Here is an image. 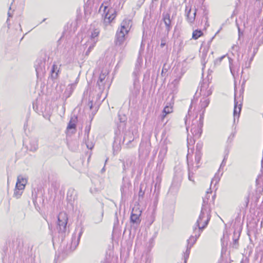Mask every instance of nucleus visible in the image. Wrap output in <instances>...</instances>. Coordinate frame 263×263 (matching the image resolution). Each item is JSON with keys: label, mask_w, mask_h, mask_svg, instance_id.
<instances>
[{"label": "nucleus", "mask_w": 263, "mask_h": 263, "mask_svg": "<svg viewBox=\"0 0 263 263\" xmlns=\"http://www.w3.org/2000/svg\"><path fill=\"white\" fill-rule=\"evenodd\" d=\"M210 103V100L206 98L203 97L200 101V106L201 109L205 110V108L208 106ZM204 110L203 111V114Z\"/></svg>", "instance_id": "nucleus-30"}, {"label": "nucleus", "mask_w": 263, "mask_h": 263, "mask_svg": "<svg viewBox=\"0 0 263 263\" xmlns=\"http://www.w3.org/2000/svg\"><path fill=\"white\" fill-rule=\"evenodd\" d=\"M103 8V12L104 14V23L105 25L109 24L116 17V11L114 9L108 8V6H104L102 4L100 7V10Z\"/></svg>", "instance_id": "nucleus-5"}, {"label": "nucleus", "mask_w": 263, "mask_h": 263, "mask_svg": "<svg viewBox=\"0 0 263 263\" xmlns=\"http://www.w3.org/2000/svg\"><path fill=\"white\" fill-rule=\"evenodd\" d=\"M132 26V23L130 20L124 19L121 23L120 28L119 30H121L124 32V33H128L131 27Z\"/></svg>", "instance_id": "nucleus-15"}, {"label": "nucleus", "mask_w": 263, "mask_h": 263, "mask_svg": "<svg viewBox=\"0 0 263 263\" xmlns=\"http://www.w3.org/2000/svg\"><path fill=\"white\" fill-rule=\"evenodd\" d=\"M187 165H188V179L189 180L194 182V180L193 179H192V178L193 177V175H194V173H193V167H191L189 164V163L188 162L187 163Z\"/></svg>", "instance_id": "nucleus-33"}, {"label": "nucleus", "mask_w": 263, "mask_h": 263, "mask_svg": "<svg viewBox=\"0 0 263 263\" xmlns=\"http://www.w3.org/2000/svg\"><path fill=\"white\" fill-rule=\"evenodd\" d=\"M94 45H92L91 46H90L89 48H88L86 52V55H88L89 53V52L91 51V49L93 48Z\"/></svg>", "instance_id": "nucleus-45"}, {"label": "nucleus", "mask_w": 263, "mask_h": 263, "mask_svg": "<svg viewBox=\"0 0 263 263\" xmlns=\"http://www.w3.org/2000/svg\"><path fill=\"white\" fill-rule=\"evenodd\" d=\"M201 156H202L201 152H195V161L196 164V165L195 166L196 168H195V171L197 170L199 167V165L198 164L200 163Z\"/></svg>", "instance_id": "nucleus-28"}, {"label": "nucleus", "mask_w": 263, "mask_h": 263, "mask_svg": "<svg viewBox=\"0 0 263 263\" xmlns=\"http://www.w3.org/2000/svg\"><path fill=\"white\" fill-rule=\"evenodd\" d=\"M191 9H190L189 10H187V9H186V19H187V21L190 23H192L194 21L195 18V16H196V9L195 10L194 12L193 13V16H190V13H191Z\"/></svg>", "instance_id": "nucleus-26"}, {"label": "nucleus", "mask_w": 263, "mask_h": 263, "mask_svg": "<svg viewBox=\"0 0 263 263\" xmlns=\"http://www.w3.org/2000/svg\"><path fill=\"white\" fill-rule=\"evenodd\" d=\"M201 145L200 144L198 143L196 145V152H201Z\"/></svg>", "instance_id": "nucleus-47"}, {"label": "nucleus", "mask_w": 263, "mask_h": 263, "mask_svg": "<svg viewBox=\"0 0 263 263\" xmlns=\"http://www.w3.org/2000/svg\"><path fill=\"white\" fill-rule=\"evenodd\" d=\"M68 216L65 212H61L58 216L57 230L62 238L65 237L67 232Z\"/></svg>", "instance_id": "nucleus-4"}, {"label": "nucleus", "mask_w": 263, "mask_h": 263, "mask_svg": "<svg viewBox=\"0 0 263 263\" xmlns=\"http://www.w3.org/2000/svg\"><path fill=\"white\" fill-rule=\"evenodd\" d=\"M167 151V147L166 145H163L160 148V152L159 153V155L158 156V161L157 166L158 167L160 166L163 162V159H164L166 153Z\"/></svg>", "instance_id": "nucleus-14"}, {"label": "nucleus", "mask_w": 263, "mask_h": 263, "mask_svg": "<svg viewBox=\"0 0 263 263\" xmlns=\"http://www.w3.org/2000/svg\"><path fill=\"white\" fill-rule=\"evenodd\" d=\"M25 185H26V184L22 183L21 182L19 183V182H16L15 188H17V189H19V190H24V189H25Z\"/></svg>", "instance_id": "nucleus-40"}, {"label": "nucleus", "mask_w": 263, "mask_h": 263, "mask_svg": "<svg viewBox=\"0 0 263 263\" xmlns=\"http://www.w3.org/2000/svg\"><path fill=\"white\" fill-rule=\"evenodd\" d=\"M163 72H165V70H164V69L163 68V69H162V73H163Z\"/></svg>", "instance_id": "nucleus-64"}, {"label": "nucleus", "mask_w": 263, "mask_h": 263, "mask_svg": "<svg viewBox=\"0 0 263 263\" xmlns=\"http://www.w3.org/2000/svg\"><path fill=\"white\" fill-rule=\"evenodd\" d=\"M178 82V80L177 79H175V80H174L173 83H174V84H176V83H177Z\"/></svg>", "instance_id": "nucleus-57"}, {"label": "nucleus", "mask_w": 263, "mask_h": 263, "mask_svg": "<svg viewBox=\"0 0 263 263\" xmlns=\"http://www.w3.org/2000/svg\"><path fill=\"white\" fill-rule=\"evenodd\" d=\"M173 111V108L172 106H169L168 105H166L162 111V115L161 118L162 119H163L168 114L172 112Z\"/></svg>", "instance_id": "nucleus-29"}, {"label": "nucleus", "mask_w": 263, "mask_h": 263, "mask_svg": "<svg viewBox=\"0 0 263 263\" xmlns=\"http://www.w3.org/2000/svg\"><path fill=\"white\" fill-rule=\"evenodd\" d=\"M132 184L128 178L123 177L122 179V184L120 189L122 198L126 196Z\"/></svg>", "instance_id": "nucleus-10"}, {"label": "nucleus", "mask_w": 263, "mask_h": 263, "mask_svg": "<svg viewBox=\"0 0 263 263\" xmlns=\"http://www.w3.org/2000/svg\"><path fill=\"white\" fill-rule=\"evenodd\" d=\"M142 62V59L139 57L135 64L134 70L133 72V86L130 87V95L134 98H136L139 94L141 89V85L139 81L140 63Z\"/></svg>", "instance_id": "nucleus-1"}, {"label": "nucleus", "mask_w": 263, "mask_h": 263, "mask_svg": "<svg viewBox=\"0 0 263 263\" xmlns=\"http://www.w3.org/2000/svg\"><path fill=\"white\" fill-rule=\"evenodd\" d=\"M78 119L77 116H73L72 117L68 124L67 130H73L71 131V133H74L76 130V123Z\"/></svg>", "instance_id": "nucleus-21"}, {"label": "nucleus", "mask_w": 263, "mask_h": 263, "mask_svg": "<svg viewBox=\"0 0 263 263\" xmlns=\"http://www.w3.org/2000/svg\"><path fill=\"white\" fill-rule=\"evenodd\" d=\"M205 228H202V226L199 224L198 226H196V223L193 227V234L194 235L191 236L189 239H187V246L185 252L184 254L185 262H187V260L189 258L190 250L193 246L194 243L196 242L197 238L200 236V234L202 230Z\"/></svg>", "instance_id": "nucleus-2"}, {"label": "nucleus", "mask_w": 263, "mask_h": 263, "mask_svg": "<svg viewBox=\"0 0 263 263\" xmlns=\"http://www.w3.org/2000/svg\"><path fill=\"white\" fill-rule=\"evenodd\" d=\"M45 61L43 59H39L36 60L34 67L37 77L43 75L45 72Z\"/></svg>", "instance_id": "nucleus-8"}, {"label": "nucleus", "mask_w": 263, "mask_h": 263, "mask_svg": "<svg viewBox=\"0 0 263 263\" xmlns=\"http://www.w3.org/2000/svg\"><path fill=\"white\" fill-rule=\"evenodd\" d=\"M137 137H138V135L137 129H134L132 132L128 131L124 135L123 142H127L126 144L128 146Z\"/></svg>", "instance_id": "nucleus-9"}, {"label": "nucleus", "mask_w": 263, "mask_h": 263, "mask_svg": "<svg viewBox=\"0 0 263 263\" xmlns=\"http://www.w3.org/2000/svg\"><path fill=\"white\" fill-rule=\"evenodd\" d=\"M235 133H231V135H230V136L228 137L227 142H229V143H231L232 142V141L233 140V138L235 137Z\"/></svg>", "instance_id": "nucleus-42"}, {"label": "nucleus", "mask_w": 263, "mask_h": 263, "mask_svg": "<svg viewBox=\"0 0 263 263\" xmlns=\"http://www.w3.org/2000/svg\"><path fill=\"white\" fill-rule=\"evenodd\" d=\"M99 33L100 30L98 29H93V31L91 32V39L92 40L94 43H96L97 42V37Z\"/></svg>", "instance_id": "nucleus-31"}, {"label": "nucleus", "mask_w": 263, "mask_h": 263, "mask_svg": "<svg viewBox=\"0 0 263 263\" xmlns=\"http://www.w3.org/2000/svg\"><path fill=\"white\" fill-rule=\"evenodd\" d=\"M233 242H234V245H238V238L234 239H233Z\"/></svg>", "instance_id": "nucleus-51"}, {"label": "nucleus", "mask_w": 263, "mask_h": 263, "mask_svg": "<svg viewBox=\"0 0 263 263\" xmlns=\"http://www.w3.org/2000/svg\"><path fill=\"white\" fill-rule=\"evenodd\" d=\"M203 33L200 29H196L194 30L192 34V38L194 40H197L202 35Z\"/></svg>", "instance_id": "nucleus-32"}, {"label": "nucleus", "mask_w": 263, "mask_h": 263, "mask_svg": "<svg viewBox=\"0 0 263 263\" xmlns=\"http://www.w3.org/2000/svg\"><path fill=\"white\" fill-rule=\"evenodd\" d=\"M241 103L238 105V102L236 101V98H235L234 100V108L233 111V116H234V123H235L236 119H237L238 120L239 115L240 114V111L241 110Z\"/></svg>", "instance_id": "nucleus-17"}, {"label": "nucleus", "mask_w": 263, "mask_h": 263, "mask_svg": "<svg viewBox=\"0 0 263 263\" xmlns=\"http://www.w3.org/2000/svg\"><path fill=\"white\" fill-rule=\"evenodd\" d=\"M17 182H19L22 183L26 184L27 183V179L24 177L22 175H19L17 177Z\"/></svg>", "instance_id": "nucleus-36"}, {"label": "nucleus", "mask_w": 263, "mask_h": 263, "mask_svg": "<svg viewBox=\"0 0 263 263\" xmlns=\"http://www.w3.org/2000/svg\"><path fill=\"white\" fill-rule=\"evenodd\" d=\"M89 104L90 105V108L92 109V102L90 101L89 102Z\"/></svg>", "instance_id": "nucleus-54"}, {"label": "nucleus", "mask_w": 263, "mask_h": 263, "mask_svg": "<svg viewBox=\"0 0 263 263\" xmlns=\"http://www.w3.org/2000/svg\"><path fill=\"white\" fill-rule=\"evenodd\" d=\"M162 21L164 22L165 26V31L167 34H168L169 32L172 28L171 25L172 20L170 18V14L168 12H163L162 15Z\"/></svg>", "instance_id": "nucleus-11"}, {"label": "nucleus", "mask_w": 263, "mask_h": 263, "mask_svg": "<svg viewBox=\"0 0 263 263\" xmlns=\"http://www.w3.org/2000/svg\"><path fill=\"white\" fill-rule=\"evenodd\" d=\"M76 231H79V233L76 239V233L73 234L71 239V242L70 247V252L74 251L77 246H78L81 237L84 232L83 228L82 227L78 228Z\"/></svg>", "instance_id": "nucleus-7"}, {"label": "nucleus", "mask_w": 263, "mask_h": 263, "mask_svg": "<svg viewBox=\"0 0 263 263\" xmlns=\"http://www.w3.org/2000/svg\"><path fill=\"white\" fill-rule=\"evenodd\" d=\"M116 140H117V139H115V142H114V145H113V149H114V151H115L116 146H115V143L116 142Z\"/></svg>", "instance_id": "nucleus-55"}, {"label": "nucleus", "mask_w": 263, "mask_h": 263, "mask_svg": "<svg viewBox=\"0 0 263 263\" xmlns=\"http://www.w3.org/2000/svg\"><path fill=\"white\" fill-rule=\"evenodd\" d=\"M75 88V84H71L68 85L67 87L66 88L65 92L64 95L66 97V98H68L70 96V95L72 94L74 89Z\"/></svg>", "instance_id": "nucleus-25"}, {"label": "nucleus", "mask_w": 263, "mask_h": 263, "mask_svg": "<svg viewBox=\"0 0 263 263\" xmlns=\"http://www.w3.org/2000/svg\"><path fill=\"white\" fill-rule=\"evenodd\" d=\"M209 192H207V194H206V197L204 198H208L209 199Z\"/></svg>", "instance_id": "nucleus-59"}, {"label": "nucleus", "mask_w": 263, "mask_h": 263, "mask_svg": "<svg viewBox=\"0 0 263 263\" xmlns=\"http://www.w3.org/2000/svg\"><path fill=\"white\" fill-rule=\"evenodd\" d=\"M227 57V55H222L221 56V57L216 59L215 61H214V65H219L221 61L224 59L226 57Z\"/></svg>", "instance_id": "nucleus-39"}, {"label": "nucleus", "mask_w": 263, "mask_h": 263, "mask_svg": "<svg viewBox=\"0 0 263 263\" xmlns=\"http://www.w3.org/2000/svg\"><path fill=\"white\" fill-rule=\"evenodd\" d=\"M220 180V177L219 176H216V175L215 176L214 178L211 181V184L213 183L214 181L215 182V184L217 183Z\"/></svg>", "instance_id": "nucleus-43"}, {"label": "nucleus", "mask_w": 263, "mask_h": 263, "mask_svg": "<svg viewBox=\"0 0 263 263\" xmlns=\"http://www.w3.org/2000/svg\"><path fill=\"white\" fill-rule=\"evenodd\" d=\"M122 168L123 173H125L126 171V170L128 169L132 164L133 163V159L131 158H128L126 159V161H122Z\"/></svg>", "instance_id": "nucleus-23"}, {"label": "nucleus", "mask_w": 263, "mask_h": 263, "mask_svg": "<svg viewBox=\"0 0 263 263\" xmlns=\"http://www.w3.org/2000/svg\"><path fill=\"white\" fill-rule=\"evenodd\" d=\"M27 147L30 151H36L38 148V140L35 138H31Z\"/></svg>", "instance_id": "nucleus-20"}, {"label": "nucleus", "mask_w": 263, "mask_h": 263, "mask_svg": "<svg viewBox=\"0 0 263 263\" xmlns=\"http://www.w3.org/2000/svg\"><path fill=\"white\" fill-rule=\"evenodd\" d=\"M118 119L121 123H124L126 120V117L124 115L121 116L120 115H119Z\"/></svg>", "instance_id": "nucleus-41"}, {"label": "nucleus", "mask_w": 263, "mask_h": 263, "mask_svg": "<svg viewBox=\"0 0 263 263\" xmlns=\"http://www.w3.org/2000/svg\"><path fill=\"white\" fill-rule=\"evenodd\" d=\"M141 211L138 209L133 210L130 216V221L133 224V227H135V229H136L141 222Z\"/></svg>", "instance_id": "nucleus-6"}, {"label": "nucleus", "mask_w": 263, "mask_h": 263, "mask_svg": "<svg viewBox=\"0 0 263 263\" xmlns=\"http://www.w3.org/2000/svg\"><path fill=\"white\" fill-rule=\"evenodd\" d=\"M56 258H55L54 260V263H57V261H56Z\"/></svg>", "instance_id": "nucleus-62"}, {"label": "nucleus", "mask_w": 263, "mask_h": 263, "mask_svg": "<svg viewBox=\"0 0 263 263\" xmlns=\"http://www.w3.org/2000/svg\"><path fill=\"white\" fill-rule=\"evenodd\" d=\"M90 128H91V125H90V124H89V125L86 126L85 129L84 140H85V144L87 146V147L89 149H91L93 147L91 145V144H89L87 141V140H88V137H89V132L90 130Z\"/></svg>", "instance_id": "nucleus-22"}, {"label": "nucleus", "mask_w": 263, "mask_h": 263, "mask_svg": "<svg viewBox=\"0 0 263 263\" xmlns=\"http://www.w3.org/2000/svg\"><path fill=\"white\" fill-rule=\"evenodd\" d=\"M166 45V40L165 39H162L160 46L163 47Z\"/></svg>", "instance_id": "nucleus-46"}, {"label": "nucleus", "mask_w": 263, "mask_h": 263, "mask_svg": "<svg viewBox=\"0 0 263 263\" xmlns=\"http://www.w3.org/2000/svg\"><path fill=\"white\" fill-rule=\"evenodd\" d=\"M257 50H258V48H254V50H253V53L252 55H253V56H255V54L256 53L257 51Z\"/></svg>", "instance_id": "nucleus-53"}, {"label": "nucleus", "mask_w": 263, "mask_h": 263, "mask_svg": "<svg viewBox=\"0 0 263 263\" xmlns=\"http://www.w3.org/2000/svg\"><path fill=\"white\" fill-rule=\"evenodd\" d=\"M209 84L205 82H203L201 84L200 86V95L203 96L204 98H207L209 96H210L212 91L211 88H208Z\"/></svg>", "instance_id": "nucleus-13"}, {"label": "nucleus", "mask_w": 263, "mask_h": 263, "mask_svg": "<svg viewBox=\"0 0 263 263\" xmlns=\"http://www.w3.org/2000/svg\"><path fill=\"white\" fill-rule=\"evenodd\" d=\"M145 192L142 190V187L141 185L140 186V190L138 193V200L140 201L141 199H143Z\"/></svg>", "instance_id": "nucleus-38"}, {"label": "nucleus", "mask_w": 263, "mask_h": 263, "mask_svg": "<svg viewBox=\"0 0 263 263\" xmlns=\"http://www.w3.org/2000/svg\"><path fill=\"white\" fill-rule=\"evenodd\" d=\"M249 197H247V205H248V202H249Z\"/></svg>", "instance_id": "nucleus-60"}, {"label": "nucleus", "mask_w": 263, "mask_h": 263, "mask_svg": "<svg viewBox=\"0 0 263 263\" xmlns=\"http://www.w3.org/2000/svg\"><path fill=\"white\" fill-rule=\"evenodd\" d=\"M211 208L209 204H202L200 214L197 219L196 225L198 226L199 224H201L203 221V224L202 225V228H205L209 223L211 218Z\"/></svg>", "instance_id": "nucleus-3"}, {"label": "nucleus", "mask_w": 263, "mask_h": 263, "mask_svg": "<svg viewBox=\"0 0 263 263\" xmlns=\"http://www.w3.org/2000/svg\"><path fill=\"white\" fill-rule=\"evenodd\" d=\"M67 199L68 202L71 204L77 199V192L74 189L70 188L68 189L67 194Z\"/></svg>", "instance_id": "nucleus-16"}, {"label": "nucleus", "mask_w": 263, "mask_h": 263, "mask_svg": "<svg viewBox=\"0 0 263 263\" xmlns=\"http://www.w3.org/2000/svg\"><path fill=\"white\" fill-rule=\"evenodd\" d=\"M228 154H229V151H228L227 152V153L226 154L224 157V158L220 164V167H219V169L218 170V171H220V169L223 167V166H224L226 165V160L228 158Z\"/></svg>", "instance_id": "nucleus-35"}, {"label": "nucleus", "mask_w": 263, "mask_h": 263, "mask_svg": "<svg viewBox=\"0 0 263 263\" xmlns=\"http://www.w3.org/2000/svg\"><path fill=\"white\" fill-rule=\"evenodd\" d=\"M115 219H116V220L114 222V227L117 226L119 224V220H118V218L117 217V213H116V214H115Z\"/></svg>", "instance_id": "nucleus-44"}, {"label": "nucleus", "mask_w": 263, "mask_h": 263, "mask_svg": "<svg viewBox=\"0 0 263 263\" xmlns=\"http://www.w3.org/2000/svg\"><path fill=\"white\" fill-rule=\"evenodd\" d=\"M246 66H248V64H247V63H246V65H245V67L246 68H247Z\"/></svg>", "instance_id": "nucleus-63"}, {"label": "nucleus", "mask_w": 263, "mask_h": 263, "mask_svg": "<svg viewBox=\"0 0 263 263\" xmlns=\"http://www.w3.org/2000/svg\"><path fill=\"white\" fill-rule=\"evenodd\" d=\"M127 33H124V32L121 30L118 29L116 34V40L115 43L117 46H122L123 45L125 41V35Z\"/></svg>", "instance_id": "nucleus-12"}, {"label": "nucleus", "mask_w": 263, "mask_h": 263, "mask_svg": "<svg viewBox=\"0 0 263 263\" xmlns=\"http://www.w3.org/2000/svg\"><path fill=\"white\" fill-rule=\"evenodd\" d=\"M254 56H253V55H252V57L250 58V61L248 63V66H246L247 68L250 67V65H251V63L252 61V60H253V59L254 58Z\"/></svg>", "instance_id": "nucleus-50"}, {"label": "nucleus", "mask_w": 263, "mask_h": 263, "mask_svg": "<svg viewBox=\"0 0 263 263\" xmlns=\"http://www.w3.org/2000/svg\"><path fill=\"white\" fill-rule=\"evenodd\" d=\"M237 28H238V35H239V37H240L241 35L243 34V32H242V31H241L240 30V29L238 25H237Z\"/></svg>", "instance_id": "nucleus-48"}, {"label": "nucleus", "mask_w": 263, "mask_h": 263, "mask_svg": "<svg viewBox=\"0 0 263 263\" xmlns=\"http://www.w3.org/2000/svg\"><path fill=\"white\" fill-rule=\"evenodd\" d=\"M32 200H33V202L35 206L38 204V199H37V194L35 191H34V192H32Z\"/></svg>", "instance_id": "nucleus-37"}, {"label": "nucleus", "mask_w": 263, "mask_h": 263, "mask_svg": "<svg viewBox=\"0 0 263 263\" xmlns=\"http://www.w3.org/2000/svg\"><path fill=\"white\" fill-rule=\"evenodd\" d=\"M229 62V67L230 69V71L232 76L234 78L235 77V74L237 73L239 70L240 64H236L234 65L233 64V59L230 57H228Z\"/></svg>", "instance_id": "nucleus-19"}, {"label": "nucleus", "mask_w": 263, "mask_h": 263, "mask_svg": "<svg viewBox=\"0 0 263 263\" xmlns=\"http://www.w3.org/2000/svg\"><path fill=\"white\" fill-rule=\"evenodd\" d=\"M221 29H222V27H220V28L215 33V36L216 35L220 32V31L221 30Z\"/></svg>", "instance_id": "nucleus-56"}, {"label": "nucleus", "mask_w": 263, "mask_h": 263, "mask_svg": "<svg viewBox=\"0 0 263 263\" xmlns=\"http://www.w3.org/2000/svg\"><path fill=\"white\" fill-rule=\"evenodd\" d=\"M103 212H102V214H101V220H102V217H103Z\"/></svg>", "instance_id": "nucleus-61"}, {"label": "nucleus", "mask_w": 263, "mask_h": 263, "mask_svg": "<svg viewBox=\"0 0 263 263\" xmlns=\"http://www.w3.org/2000/svg\"><path fill=\"white\" fill-rule=\"evenodd\" d=\"M106 77V76L104 73H101L99 80L97 82V85H98L99 90L100 91H102L104 88V84L103 81Z\"/></svg>", "instance_id": "nucleus-24"}, {"label": "nucleus", "mask_w": 263, "mask_h": 263, "mask_svg": "<svg viewBox=\"0 0 263 263\" xmlns=\"http://www.w3.org/2000/svg\"><path fill=\"white\" fill-rule=\"evenodd\" d=\"M203 115H200V119H199V123H202L203 124Z\"/></svg>", "instance_id": "nucleus-52"}, {"label": "nucleus", "mask_w": 263, "mask_h": 263, "mask_svg": "<svg viewBox=\"0 0 263 263\" xmlns=\"http://www.w3.org/2000/svg\"><path fill=\"white\" fill-rule=\"evenodd\" d=\"M202 126H203L202 123H198L197 126L192 125L191 127V132L194 136L199 138L202 134Z\"/></svg>", "instance_id": "nucleus-18"}, {"label": "nucleus", "mask_w": 263, "mask_h": 263, "mask_svg": "<svg viewBox=\"0 0 263 263\" xmlns=\"http://www.w3.org/2000/svg\"><path fill=\"white\" fill-rule=\"evenodd\" d=\"M202 204H209V203H208V198H203Z\"/></svg>", "instance_id": "nucleus-49"}, {"label": "nucleus", "mask_w": 263, "mask_h": 263, "mask_svg": "<svg viewBox=\"0 0 263 263\" xmlns=\"http://www.w3.org/2000/svg\"><path fill=\"white\" fill-rule=\"evenodd\" d=\"M8 17H12V15L10 13V12L9 11L8 12Z\"/></svg>", "instance_id": "nucleus-58"}, {"label": "nucleus", "mask_w": 263, "mask_h": 263, "mask_svg": "<svg viewBox=\"0 0 263 263\" xmlns=\"http://www.w3.org/2000/svg\"><path fill=\"white\" fill-rule=\"evenodd\" d=\"M59 70L58 65L53 64L51 70V77L53 79H56L58 76Z\"/></svg>", "instance_id": "nucleus-27"}, {"label": "nucleus", "mask_w": 263, "mask_h": 263, "mask_svg": "<svg viewBox=\"0 0 263 263\" xmlns=\"http://www.w3.org/2000/svg\"><path fill=\"white\" fill-rule=\"evenodd\" d=\"M23 190H19L15 188L14 191L13 196L16 197L17 199L19 198L23 193Z\"/></svg>", "instance_id": "nucleus-34"}]
</instances>
